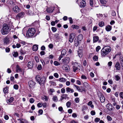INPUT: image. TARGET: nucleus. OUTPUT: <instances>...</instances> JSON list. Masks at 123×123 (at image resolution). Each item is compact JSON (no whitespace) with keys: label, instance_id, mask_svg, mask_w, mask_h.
<instances>
[{"label":"nucleus","instance_id":"obj_24","mask_svg":"<svg viewBox=\"0 0 123 123\" xmlns=\"http://www.w3.org/2000/svg\"><path fill=\"white\" fill-rule=\"evenodd\" d=\"M111 26L108 25L106 27L105 29L107 31H110L111 30Z\"/></svg>","mask_w":123,"mask_h":123},{"label":"nucleus","instance_id":"obj_31","mask_svg":"<svg viewBox=\"0 0 123 123\" xmlns=\"http://www.w3.org/2000/svg\"><path fill=\"white\" fill-rule=\"evenodd\" d=\"M114 79L116 81H118L120 79V77L118 75H116L115 76Z\"/></svg>","mask_w":123,"mask_h":123},{"label":"nucleus","instance_id":"obj_40","mask_svg":"<svg viewBox=\"0 0 123 123\" xmlns=\"http://www.w3.org/2000/svg\"><path fill=\"white\" fill-rule=\"evenodd\" d=\"M106 0H100V2L102 4H106Z\"/></svg>","mask_w":123,"mask_h":123},{"label":"nucleus","instance_id":"obj_56","mask_svg":"<svg viewBox=\"0 0 123 123\" xmlns=\"http://www.w3.org/2000/svg\"><path fill=\"white\" fill-rule=\"evenodd\" d=\"M38 112L39 114L42 115L43 114V111L42 110L40 109L39 110Z\"/></svg>","mask_w":123,"mask_h":123},{"label":"nucleus","instance_id":"obj_22","mask_svg":"<svg viewBox=\"0 0 123 123\" xmlns=\"http://www.w3.org/2000/svg\"><path fill=\"white\" fill-rule=\"evenodd\" d=\"M38 45L35 44L32 47L33 50L34 51H37L38 49Z\"/></svg>","mask_w":123,"mask_h":123},{"label":"nucleus","instance_id":"obj_8","mask_svg":"<svg viewBox=\"0 0 123 123\" xmlns=\"http://www.w3.org/2000/svg\"><path fill=\"white\" fill-rule=\"evenodd\" d=\"M28 84L29 87L31 88H33L35 87L36 83L33 81L31 80L29 81Z\"/></svg>","mask_w":123,"mask_h":123},{"label":"nucleus","instance_id":"obj_19","mask_svg":"<svg viewBox=\"0 0 123 123\" xmlns=\"http://www.w3.org/2000/svg\"><path fill=\"white\" fill-rule=\"evenodd\" d=\"M14 98L13 97H11L9 99L6 100V101L7 103L9 104L11 103L13 101Z\"/></svg>","mask_w":123,"mask_h":123},{"label":"nucleus","instance_id":"obj_57","mask_svg":"<svg viewBox=\"0 0 123 123\" xmlns=\"http://www.w3.org/2000/svg\"><path fill=\"white\" fill-rule=\"evenodd\" d=\"M100 120V119L98 118H95V121L96 122H98Z\"/></svg>","mask_w":123,"mask_h":123},{"label":"nucleus","instance_id":"obj_58","mask_svg":"<svg viewBox=\"0 0 123 123\" xmlns=\"http://www.w3.org/2000/svg\"><path fill=\"white\" fill-rule=\"evenodd\" d=\"M91 113L92 115H94L95 114V112L94 111H92L91 112Z\"/></svg>","mask_w":123,"mask_h":123},{"label":"nucleus","instance_id":"obj_4","mask_svg":"<svg viewBox=\"0 0 123 123\" xmlns=\"http://www.w3.org/2000/svg\"><path fill=\"white\" fill-rule=\"evenodd\" d=\"M36 29L34 28H30L27 31L26 36L28 37H33L35 34Z\"/></svg>","mask_w":123,"mask_h":123},{"label":"nucleus","instance_id":"obj_6","mask_svg":"<svg viewBox=\"0 0 123 123\" xmlns=\"http://www.w3.org/2000/svg\"><path fill=\"white\" fill-rule=\"evenodd\" d=\"M75 37V35L74 33H71L69 35V41L71 43H72Z\"/></svg>","mask_w":123,"mask_h":123},{"label":"nucleus","instance_id":"obj_53","mask_svg":"<svg viewBox=\"0 0 123 123\" xmlns=\"http://www.w3.org/2000/svg\"><path fill=\"white\" fill-rule=\"evenodd\" d=\"M35 59L36 62H39V59L37 56L35 57Z\"/></svg>","mask_w":123,"mask_h":123},{"label":"nucleus","instance_id":"obj_28","mask_svg":"<svg viewBox=\"0 0 123 123\" xmlns=\"http://www.w3.org/2000/svg\"><path fill=\"white\" fill-rule=\"evenodd\" d=\"M98 37L97 36H94L93 37V42L94 43L96 42L98 40Z\"/></svg>","mask_w":123,"mask_h":123},{"label":"nucleus","instance_id":"obj_26","mask_svg":"<svg viewBox=\"0 0 123 123\" xmlns=\"http://www.w3.org/2000/svg\"><path fill=\"white\" fill-rule=\"evenodd\" d=\"M12 55L13 56L15 57H17L18 56V53L17 52L14 51L12 53Z\"/></svg>","mask_w":123,"mask_h":123},{"label":"nucleus","instance_id":"obj_16","mask_svg":"<svg viewBox=\"0 0 123 123\" xmlns=\"http://www.w3.org/2000/svg\"><path fill=\"white\" fill-rule=\"evenodd\" d=\"M42 99L44 101H48V100L49 98L45 95H43L42 97Z\"/></svg>","mask_w":123,"mask_h":123},{"label":"nucleus","instance_id":"obj_34","mask_svg":"<svg viewBox=\"0 0 123 123\" xmlns=\"http://www.w3.org/2000/svg\"><path fill=\"white\" fill-rule=\"evenodd\" d=\"M8 88L7 87L5 88L3 90V92L4 93H7L8 91Z\"/></svg>","mask_w":123,"mask_h":123},{"label":"nucleus","instance_id":"obj_15","mask_svg":"<svg viewBox=\"0 0 123 123\" xmlns=\"http://www.w3.org/2000/svg\"><path fill=\"white\" fill-rule=\"evenodd\" d=\"M106 108L109 110L111 111L113 109L112 105L109 103H108L106 105Z\"/></svg>","mask_w":123,"mask_h":123},{"label":"nucleus","instance_id":"obj_18","mask_svg":"<svg viewBox=\"0 0 123 123\" xmlns=\"http://www.w3.org/2000/svg\"><path fill=\"white\" fill-rule=\"evenodd\" d=\"M53 7H52L48 8L46 10L47 12L49 13L52 12H53Z\"/></svg>","mask_w":123,"mask_h":123},{"label":"nucleus","instance_id":"obj_49","mask_svg":"<svg viewBox=\"0 0 123 123\" xmlns=\"http://www.w3.org/2000/svg\"><path fill=\"white\" fill-rule=\"evenodd\" d=\"M111 15L113 16H115L116 15V13L114 11H112L111 14Z\"/></svg>","mask_w":123,"mask_h":123},{"label":"nucleus","instance_id":"obj_47","mask_svg":"<svg viewBox=\"0 0 123 123\" xmlns=\"http://www.w3.org/2000/svg\"><path fill=\"white\" fill-rule=\"evenodd\" d=\"M69 21V22L70 24H72L73 22V21L72 18L71 17L69 18H68Z\"/></svg>","mask_w":123,"mask_h":123},{"label":"nucleus","instance_id":"obj_21","mask_svg":"<svg viewBox=\"0 0 123 123\" xmlns=\"http://www.w3.org/2000/svg\"><path fill=\"white\" fill-rule=\"evenodd\" d=\"M83 85L87 89L90 88V85L87 82H84L83 83Z\"/></svg>","mask_w":123,"mask_h":123},{"label":"nucleus","instance_id":"obj_39","mask_svg":"<svg viewBox=\"0 0 123 123\" xmlns=\"http://www.w3.org/2000/svg\"><path fill=\"white\" fill-rule=\"evenodd\" d=\"M66 49H63L61 52V54L64 55L66 54Z\"/></svg>","mask_w":123,"mask_h":123},{"label":"nucleus","instance_id":"obj_55","mask_svg":"<svg viewBox=\"0 0 123 123\" xmlns=\"http://www.w3.org/2000/svg\"><path fill=\"white\" fill-rule=\"evenodd\" d=\"M81 78L82 79L86 80L87 79L85 75H82L81 76Z\"/></svg>","mask_w":123,"mask_h":123},{"label":"nucleus","instance_id":"obj_33","mask_svg":"<svg viewBox=\"0 0 123 123\" xmlns=\"http://www.w3.org/2000/svg\"><path fill=\"white\" fill-rule=\"evenodd\" d=\"M52 100L54 102H57L58 101V98L57 96H54L52 98Z\"/></svg>","mask_w":123,"mask_h":123},{"label":"nucleus","instance_id":"obj_48","mask_svg":"<svg viewBox=\"0 0 123 123\" xmlns=\"http://www.w3.org/2000/svg\"><path fill=\"white\" fill-rule=\"evenodd\" d=\"M78 91L79 92H82L83 91H84V92H86V89L85 88H83L82 89H80H80H79V90H78Z\"/></svg>","mask_w":123,"mask_h":123},{"label":"nucleus","instance_id":"obj_51","mask_svg":"<svg viewBox=\"0 0 123 123\" xmlns=\"http://www.w3.org/2000/svg\"><path fill=\"white\" fill-rule=\"evenodd\" d=\"M42 68V67L41 65L40 64H39L38 65L37 69L39 70H40Z\"/></svg>","mask_w":123,"mask_h":123},{"label":"nucleus","instance_id":"obj_43","mask_svg":"<svg viewBox=\"0 0 123 123\" xmlns=\"http://www.w3.org/2000/svg\"><path fill=\"white\" fill-rule=\"evenodd\" d=\"M54 64L55 66H58L60 65V63L57 61H55L54 62Z\"/></svg>","mask_w":123,"mask_h":123},{"label":"nucleus","instance_id":"obj_36","mask_svg":"<svg viewBox=\"0 0 123 123\" xmlns=\"http://www.w3.org/2000/svg\"><path fill=\"white\" fill-rule=\"evenodd\" d=\"M80 99L79 98L77 97L74 99L75 102L76 103H78L80 102Z\"/></svg>","mask_w":123,"mask_h":123},{"label":"nucleus","instance_id":"obj_3","mask_svg":"<svg viewBox=\"0 0 123 123\" xmlns=\"http://www.w3.org/2000/svg\"><path fill=\"white\" fill-rule=\"evenodd\" d=\"M11 30V28L5 24H4L3 25L1 32L3 35H5L8 33Z\"/></svg>","mask_w":123,"mask_h":123},{"label":"nucleus","instance_id":"obj_64","mask_svg":"<svg viewBox=\"0 0 123 123\" xmlns=\"http://www.w3.org/2000/svg\"><path fill=\"white\" fill-rule=\"evenodd\" d=\"M120 96L121 98H123V92H120Z\"/></svg>","mask_w":123,"mask_h":123},{"label":"nucleus","instance_id":"obj_30","mask_svg":"<svg viewBox=\"0 0 123 123\" xmlns=\"http://www.w3.org/2000/svg\"><path fill=\"white\" fill-rule=\"evenodd\" d=\"M64 69L66 71H68L69 70V67L68 65H65L64 66Z\"/></svg>","mask_w":123,"mask_h":123},{"label":"nucleus","instance_id":"obj_54","mask_svg":"<svg viewBox=\"0 0 123 123\" xmlns=\"http://www.w3.org/2000/svg\"><path fill=\"white\" fill-rule=\"evenodd\" d=\"M37 105L38 107H40L42 106V104L41 103H39L37 104Z\"/></svg>","mask_w":123,"mask_h":123},{"label":"nucleus","instance_id":"obj_35","mask_svg":"<svg viewBox=\"0 0 123 123\" xmlns=\"http://www.w3.org/2000/svg\"><path fill=\"white\" fill-rule=\"evenodd\" d=\"M73 70L74 72H76V71L78 69L77 66H73Z\"/></svg>","mask_w":123,"mask_h":123},{"label":"nucleus","instance_id":"obj_41","mask_svg":"<svg viewBox=\"0 0 123 123\" xmlns=\"http://www.w3.org/2000/svg\"><path fill=\"white\" fill-rule=\"evenodd\" d=\"M93 60L94 61H97L98 60V57L97 56H94L93 57Z\"/></svg>","mask_w":123,"mask_h":123},{"label":"nucleus","instance_id":"obj_63","mask_svg":"<svg viewBox=\"0 0 123 123\" xmlns=\"http://www.w3.org/2000/svg\"><path fill=\"white\" fill-rule=\"evenodd\" d=\"M14 88L16 89H18V86L17 85H15L13 86Z\"/></svg>","mask_w":123,"mask_h":123},{"label":"nucleus","instance_id":"obj_61","mask_svg":"<svg viewBox=\"0 0 123 123\" xmlns=\"http://www.w3.org/2000/svg\"><path fill=\"white\" fill-rule=\"evenodd\" d=\"M5 50L6 52H9L10 51V49L8 48H6Z\"/></svg>","mask_w":123,"mask_h":123},{"label":"nucleus","instance_id":"obj_62","mask_svg":"<svg viewBox=\"0 0 123 123\" xmlns=\"http://www.w3.org/2000/svg\"><path fill=\"white\" fill-rule=\"evenodd\" d=\"M65 89L64 88H62L61 89V92L62 93H65Z\"/></svg>","mask_w":123,"mask_h":123},{"label":"nucleus","instance_id":"obj_23","mask_svg":"<svg viewBox=\"0 0 123 123\" xmlns=\"http://www.w3.org/2000/svg\"><path fill=\"white\" fill-rule=\"evenodd\" d=\"M82 50L79 49L78 50V54L79 56L80 57H81L82 56Z\"/></svg>","mask_w":123,"mask_h":123},{"label":"nucleus","instance_id":"obj_32","mask_svg":"<svg viewBox=\"0 0 123 123\" xmlns=\"http://www.w3.org/2000/svg\"><path fill=\"white\" fill-rule=\"evenodd\" d=\"M83 38V36L82 34H80L78 35V39L80 40L81 41Z\"/></svg>","mask_w":123,"mask_h":123},{"label":"nucleus","instance_id":"obj_25","mask_svg":"<svg viewBox=\"0 0 123 123\" xmlns=\"http://www.w3.org/2000/svg\"><path fill=\"white\" fill-rule=\"evenodd\" d=\"M27 14L29 16H32L33 15V12L30 10H28Z\"/></svg>","mask_w":123,"mask_h":123},{"label":"nucleus","instance_id":"obj_11","mask_svg":"<svg viewBox=\"0 0 123 123\" xmlns=\"http://www.w3.org/2000/svg\"><path fill=\"white\" fill-rule=\"evenodd\" d=\"M16 70L17 73L23 72L24 71V70L21 68L18 65H17Z\"/></svg>","mask_w":123,"mask_h":123},{"label":"nucleus","instance_id":"obj_7","mask_svg":"<svg viewBox=\"0 0 123 123\" xmlns=\"http://www.w3.org/2000/svg\"><path fill=\"white\" fill-rule=\"evenodd\" d=\"M4 45H8L9 44L10 41L9 40V38L7 37H5L3 40Z\"/></svg>","mask_w":123,"mask_h":123},{"label":"nucleus","instance_id":"obj_42","mask_svg":"<svg viewBox=\"0 0 123 123\" xmlns=\"http://www.w3.org/2000/svg\"><path fill=\"white\" fill-rule=\"evenodd\" d=\"M19 42L21 44L23 45H25L26 44V42L24 41L20 40L19 41Z\"/></svg>","mask_w":123,"mask_h":123},{"label":"nucleus","instance_id":"obj_52","mask_svg":"<svg viewBox=\"0 0 123 123\" xmlns=\"http://www.w3.org/2000/svg\"><path fill=\"white\" fill-rule=\"evenodd\" d=\"M101 47L99 46H98L96 48V50L97 52H98L99 50L100 49Z\"/></svg>","mask_w":123,"mask_h":123},{"label":"nucleus","instance_id":"obj_45","mask_svg":"<svg viewBox=\"0 0 123 123\" xmlns=\"http://www.w3.org/2000/svg\"><path fill=\"white\" fill-rule=\"evenodd\" d=\"M52 30V31L54 32H55L56 30H57V29L55 27H52L51 28Z\"/></svg>","mask_w":123,"mask_h":123},{"label":"nucleus","instance_id":"obj_10","mask_svg":"<svg viewBox=\"0 0 123 123\" xmlns=\"http://www.w3.org/2000/svg\"><path fill=\"white\" fill-rule=\"evenodd\" d=\"M100 98V99L101 102L103 103L104 102L105 100V98L104 96L102 94V93H100L98 95Z\"/></svg>","mask_w":123,"mask_h":123},{"label":"nucleus","instance_id":"obj_44","mask_svg":"<svg viewBox=\"0 0 123 123\" xmlns=\"http://www.w3.org/2000/svg\"><path fill=\"white\" fill-rule=\"evenodd\" d=\"M71 105V103L69 101L67 102L66 104V105L68 107H69Z\"/></svg>","mask_w":123,"mask_h":123},{"label":"nucleus","instance_id":"obj_2","mask_svg":"<svg viewBox=\"0 0 123 123\" xmlns=\"http://www.w3.org/2000/svg\"><path fill=\"white\" fill-rule=\"evenodd\" d=\"M35 79L37 82L41 85H43L46 82L45 77L43 76L41 78L39 75H37L35 77Z\"/></svg>","mask_w":123,"mask_h":123},{"label":"nucleus","instance_id":"obj_12","mask_svg":"<svg viewBox=\"0 0 123 123\" xmlns=\"http://www.w3.org/2000/svg\"><path fill=\"white\" fill-rule=\"evenodd\" d=\"M115 67L116 70H120V66L119 62H116Z\"/></svg>","mask_w":123,"mask_h":123},{"label":"nucleus","instance_id":"obj_5","mask_svg":"<svg viewBox=\"0 0 123 123\" xmlns=\"http://www.w3.org/2000/svg\"><path fill=\"white\" fill-rule=\"evenodd\" d=\"M12 10L14 12L16 13L19 12L21 10L20 8L17 6H13Z\"/></svg>","mask_w":123,"mask_h":123},{"label":"nucleus","instance_id":"obj_37","mask_svg":"<svg viewBox=\"0 0 123 123\" xmlns=\"http://www.w3.org/2000/svg\"><path fill=\"white\" fill-rule=\"evenodd\" d=\"M74 42V44L75 46H78L79 44V42L77 40L75 41Z\"/></svg>","mask_w":123,"mask_h":123},{"label":"nucleus","instance_id":"obj_17","mask_svg":"<svg viewBox=\"0 0 123 123\" xmlns=\"http://www.w3.org/2000/svg\"><path fill=\"white\" fill-rule=\"evenodd\" d=\"M66 91L67 92H69L72 93L74 92V90L72 89H71L68 87L66 88Z\"/></svg>","mask_w":123,"mask_h":123},{"label":"nucleus","instance_id":"obj_9","mask_svg":"<svg viewBox=\"0 0 123 123\" xmlns=\"http://www.w3.org/2000/svg\"><path fill=\"white\" fill-rule=\"evenodd\" d=\"M25 15V13L23 12H21L18 14L16 15V18L17 19H19L22 18Z\"/></svg>","mask_w":123,"mask_h":123},{"label":"nucleus","instance_id":"obj_27","mask_svg":"<svg viewBox=\"0 0 123 123\" xmlns=\"http://www.w3.org/2000/svg\"><path fill=\"white\" fill-rule=\"evenodd\" d=\"M33 65L32 63L31 62H28V68L29 69L31 68L32 67Z\"/></svg>","mask_w":123,"mask_h":123},{"label":"nucleus","instance_id":"obj_50","mask_svg":"<svg viewBox=\"0 0 123 123\" xmlns=\"http://www.w3.org/2000/svg\"><path fill=\"white\" fill-rule=\"evenodd\" d=\"M29 101L31 103H32L34 102V100L33 98H31L30 99Z\"/></svg>","mask_w":123,"mask_h":123},{"label":"nucleus","instance_id":"obj_14","mask_svg":"<svg viewBox=\"0 0 123 123\" xmlns=\"http://www.w3.org/2000/svg\"><path fill=\"white\" fill-rule=\"evenodd\" d=\"M69 58L68 57H67L65 58L62 59V62L64 63H68L69 62Z\"/></svg>","mask_w":123,"mask_h":123},{"label":"nucleus","instance_id":"obj_1","mask_svg":"<svg viewBox=\"0 0 123 123\" xmlns=\"http://www.w3.org/2000/svg\"><path fill=\"white\" fill-rule=\"evenodd\" d=\"M111 48L110 46H104L102 49L101 51V55L105 57L111 51Z\"/></svg>","mask_w":123,"mask_h":123},{"label":"nucleus","instance_id":"obj_60","mask_svg":"<svg viewBox=\"0 0 123 123\" xmlns=\"http://www.w3.org/2000/svg\"><path fill=\"white\" fill-rule=\"evenodd\" d=\"M54 76L56 78H58V77L59 75L57 73H55L54 74Z\"/></svg>","mask_w":123,"mask_h":123},{"label":"nucleus","instance_id":"obj_29","mask_svg":"<svg viewBox=\"0 0 123 123\" xmlns=\"http://www.w3.org/2000/svg\"><path fill=\"white\" fill-rule=\"evenodd\" d=\"M59 81H60V82H65L67 80L66 79L63 78H60L59 79Z\"/></svg>","mask_w":123,"mask_h":123},{"label":"nucleus","instance_id":"obj_59","mask_svg":"<svg viewBox=\"0 0 123 123\" xmlns=\"http://www.w3.org/2000/svg\"><path fill=\"white\" fill-rule=\"evenodd\" d=\"M120 63L121 64L122 66H123V58H121L120 60Z\"/></svg>","mask_w":123,"mask_h":123},{"label":"nucleus","instance_id":"obj_20","mask_svg":"<svg viewBox=\"0 0 123 123\" xmlns=\"http://www.w3.org/2000/svg\"><path fill=\"white\" fill-rule=\"evenodd\" d=\"M85 0H83V2H80V6L81 7H84L86 6V2L85 1Z\"/></svg>","mask_w":123,"mask_h":123},{"label":"nucleus","instance_id":"obj_13","mask_svg":"<svg viewBox=\"0 0 123 123\" xmlns=\"http://www.w3.org/2000/svg\"><path fill=\"white\" fill-rule=\"evenodd\" d=\"M68 95L66 94H63L61 96L59 101H62V100L64 99H66Z\"/></svg>","mask_w":123,"mask_h":123},{"label":"nucleus","instance_id":"obj_46","mask_svg":"<svg viewBox=\"0 0 123 123\" xmlns=\"http://www.w3.org/2000/svg\"><path fill=\"white\" fill-rule=\"evenodd\" d=\"M107 119L108 121H111L112 119L111 117L109 116H107Z\"/></svg>","mask_w":123,"mask_h":123},{"label":"nucleus","instance_id":"obj_38","mask_svg":"<svg viewBox=\"0 0 123 123\" xmlns=\"http://www.w3.org/2000/svg\"><path fill=\"white\" fill-rule=\"evenodd\" d=\"M104 24V23L103 22L101 21L99 22V25L100 27L103 26Z\"/></svg>","mask_w":123,"mask_h":123}]
</instances>
